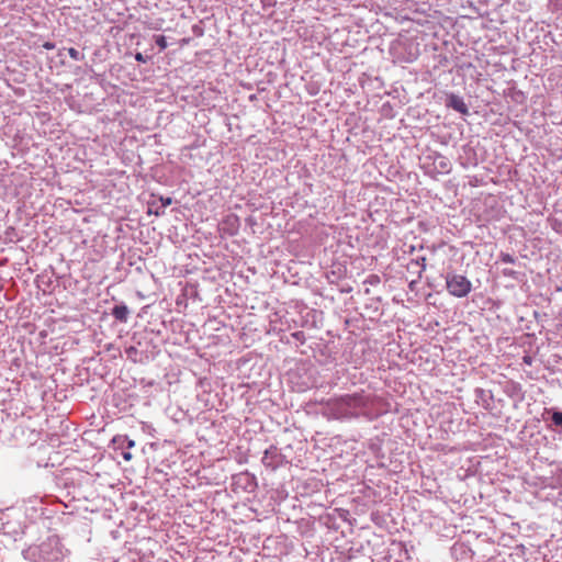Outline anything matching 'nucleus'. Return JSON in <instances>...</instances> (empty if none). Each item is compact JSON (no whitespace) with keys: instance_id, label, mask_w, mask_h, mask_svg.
<instances>
[{"instance_id":"7ed1b4c3","label":"nucleus","mask_w":562,"mask_h":562,"mask_svg":"<svg viewBox=\"0 0 562 562\" xmlns=\"http://www.w3.org/2000/svg\"><path fill=\"white\" fill-rule=\"evenodd\" d=\"M401 266L405 267L407 272L420 279L426 269V257L416 252V248H409L408 256L400 259Z\"/></svg>"},{"instance_id":"f257e3e1","label":"nucleus","mask_w":562,"mask_h":562,"mask_svg":"<svg viewBox=\"0 0 562 562\" xmlns=\"http://www.w3.org/2000/svg\"><path fill=\"white\" fill-rule=\"evenodd\" d=\"M378 397L361 390L333 397L323 404L322 414L327 418L347 420L358 417L372 419L378 415Z\"/></svg>"},{"instance_id":"39448f33","label":"nucleus","mask_w":562,"mask_h":562,"mask_svg":"<svg viewBox=\"0 0 562 562\" xmlns=\"http://www.w3.org/2000/svg\"><path fill=\"white\" fill-rule=\"evenodd\" d=\"M447 105L452 108L453 110L462 113V114H467L468 113V106L467 104L464 103V101L462 100V98H460L459 95L457 94H453L451 93L448 99H447Z\"/></svg>"},{"instance_id":"f8f14e48","label":"nucleus","mask_w":562,"mask_h":562,"mask_svg":"<svg viewBox=\"0 0 562 562\" xmlns=\"http://www.w3.org/2000/svg\"><path fill=\"white\" fill-rule=\"evenodd\" d=\"M124 313H125V308L124 307H115L114 308V315L116 316V318L122 319L123 316H124Z\"/></svg>"},{"instance_id":"9b49d317","label":"nucleus","mask_w":562,"mask_h":562,"mask_svg":"<svg viewBox=\"0 0 562 562\" xmlns=\"http://www.w3.org/2000/svg\"><path fill=\"white\" fill-rule=\"evenodd\" d=\"M126 353H127V357L133 359L134 361H136V355H137V349L134 348V347H131L126 350Z\"/></svg>"},{"instance_id":"dca6fc26","label":"nucleus","mask_w":562,"mask_h":562,"mask_svg":"<svg viewBox=\"0 0 562 562\" xmlns=\"http://www.w3.org/2000/svg\"><path fill=\"white\" fill-rule=\"evenodd\" d=\"M43 47H44L45 49L50 50V49H54L55 45H54L53 43H50V42H45V43L43 44Z\"/></svg>"},{"instance_id":"6e6552de","label":"nucleus","mask_w":562,"mask_h":562,"mask_svg":"<svg viewBox=\"0 0 562 562\" xmlns=\"http://www.w3.org/2000/svg\"><path fill=\"white\" fill-rule=\"evenodd\" d=\"M156 44L159 46L160 49H165L167 47V42L165 36L158 35L156 37Z\"/></svg>"},{"instance_id":"1a4fd4ad","label":"nucleus","mask_w":562,"mask_h":562,"mask_svg":"<svg viewBox=\"0 0 562 562\" xmlns=\"http://www.w3.org/2000/svg\"><path fill=\"white\" fill-rule=\"evenodd\" d=\"M160 210L159 206L156 207L155 205V202L154 203H148V210H147V213L148 214H156V215H159L160 214Z\"/></svg>"},{"instance_id":"9d476101","label":"nucleus","mask_w":562,"mask_h":562,"mask_svg":"<svg viewBox=\"0 0 562 562\" xmlns=\"http://www.w3.org/2000/svg\"><path fill=\"white\" fill-rule=\"evenodd\" d=\"M68 54L74 60L80 59V53L74 47L68 48Z\"/></svg>"},{"instance_id":"0eeeda50","label":"nucleus","mask_w":562,"mask_h":562,"mask_svg":"<svg viewBox=\"0 0 562 562\" xmlns=\"http://www.w3.org/2000/svg\"><path fill=\"white\" fill-rule=\"evenodd\" d=\"M292 337H293L295 340L300 341L301 344H304V342H305V339H306V338H305V334H304V331H301V330L293 333V334H292Z\"/></svg>"},{"instance_id":"2eb2a0df","label":"nucleus","mask_w":562,"mask_h":562,"mask_svg":"<svg viewBox=\"0 0 562 562\" xmlns=\"http://www.w3.org/2000/svg\"><path fill=\"white\" fill-rule=\"evenodd\" d=\"M503 274L506 277H514L516 272L513 269L505 268L503 269Z\"/></svg>"},{"instance_id":"423d86ee","label":"nucleus","mask_w":562,"mask_h":562,"mask_svg":"<svg viewBox=\"0 0 562 562\" xmlns=\"http://www.w3.org/2000/svg\"><path fill=\"white\" fill-rule=\"evenodd\" d=\"M501 261L505 262V263H515L516 262L514 256H512L509 254H505V252L501 254Z\"/></svg>"},{"instance_id":"4468645a","label":"nucleus","mask_w":562,"mask_h":562,"mask_svg":"<svg viewBox=\"0 0 562 562\" xmlns=\"http://www.w3.org/2000/svg\"><path fill=\"white\" fill-rule=\"evenodd\" d=\"M160 201H161V204L159 205V209H161V211H164V209H165L167 205L171 204V199H170V198H168V199H166V200L160 199Z\"/></svg>"},{"instance_id":"f3484780","label":"nucleus","mask_w":562,"mask_h":562,"mask_svg":"<svg viewBox=\"0 0 562 562\" xmlns=\"http://www.w3.org/2000/svg\"><path fill=\"white\" fill-rule=\"evenodd\" d=\"M122 454H123V458L127 461L132 459V454L128 451H124Z\"/></svg>"},{"instance_id":"20e7f679","label":"nucleus","mask_w":562,"mask_h":562,"mask_svg":"<svg viewBox=\"0 0 562 562\" xmlns=\"http://www.w3.org/2000/svg\"><path fill=\"white\" fill-rule=\"evenodd\" d=\"M261 462L266 468L276 470L282 464L283 456L276 446H270L266 449Z\"/></svg>"},{"instance_id":"ddd939ff","label":"nucleus","mask_w":562,"mask_h":562,"mask_svg":"<svg viewBox=\"0 0 562 562\" xmlns=\"http://www.w3.org/2000/svg\"><path fill=\"white\" fill-rule=\"evenodd\" d=\"M418 280H419V279H417V278H416V279H413V280H411V281H409V283H408V288H409V290H411V291H415V290H416V286H417Z\"/></svg>"},{"instance_id":"6ab92c4d","label":"nucleus","mask_w":562,"mask_h":562,"mask_svg":"<svg viewBox=\"0 0 562 562\" xmlns=\"http://www.w3.org/2000/svg\"><path fill=\"white\" fill-rule=\"evenodd\" d=\"M190 291H191V293H192V294H195V289H194V286H190Z\"/></svg>"},{"instance_id":"f03ea898","label":"nucleus","mask_w":562,"mask_h":562,"mask_svg":"<svg viewBox=\"0 0 562 562\" xmlns=\"http://www.w3.org/2000/svg\"><path fill=\"white\" fill-rule=\"evenodd\" d=\"M446 289L454 297H465L472 290L471 281L454 272H448L445 277Z\"/></svg>"},{"instance_id":"a211bd4d","label":"nucleus","mask_w":562,"mask_h":562,"mask_svg":"<svg viewBox=\"0 0 562 562\" xmlns=\"http://www.w3.org/2000/svg\"><path fill=\"white\" fill-rule=\"evenodd\" d=\"M135 59H136L137 61H140V59H142L140 53H136V54H135Z\"/></svg>"}]
</instances>
